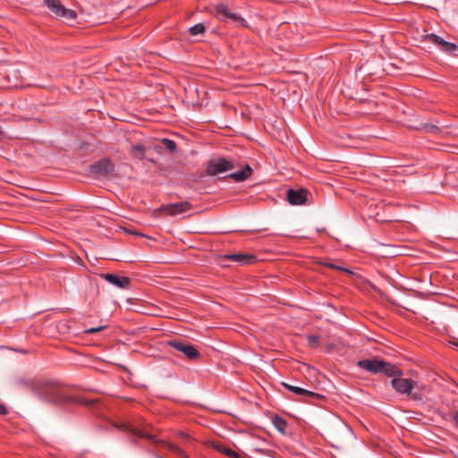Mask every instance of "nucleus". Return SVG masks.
Listing matches in <instances>:
<instances>
[{
  "instance_id": "1",
  "label": "nucleus",
  "mask_w": 458,
  "mask_h": 458,
  "mask_svg": "<svg viewBox=\"0 0 458 458\" xmlns=\"http://www.w3.org/2000/svg\"><path fill=\"white\" fill-rule=\"evenodd\" d=\"M34 394L41 400L55 405L74 404L92 406L96 403L94 399L66 394L61 386L55 381L40 379L38 388Z\"/></svg>"
},
{
  "instance_id": "2",
  "label": "nucleus",
  "mask_w": 458,
  "mask_h": 458,
  "mask_svg": "<svg viewBox=\"0 0 458 458\" xmlns=\"http://www.w3.org/2000/svg\"><path fill=\"white\" fill-rule=\"evenodd\" d=\"M357 366L372 374L382 373L386 377L403 375V371L396 365L380 360L377 357L369 360H360L357 362Z\"/></svg>"
},
{
  "instance_id": "3",
  "label": "nucleus",
  "mask_w": 458,
  "mask_h": 458,
  "mask_svg": "<svg viewBox=\"0 0 458 458\" xmlns=\"http://www.w3.org/2000/svg\"><path fill=\"white\" fill-rule=\"evenodd\" d=\"M391 386L399 394L411 396L412 400L420 401L421 394H412V390L417 386V382L411 378H403V376H392Z\"/></svg>"
},
{
  "instance_id": "4",
  "label": "nucleus",
  "mask_w": 458,
  "mask_h": 458,
  "mask_svg": "<svg viewBox=\"0 0 458 458\" xmlns=\"http://www.w3.org/2000/svg\"><path fill=\"white\" fill-rule=\"evenodd\" d=\"M115 170V165L109 157H104L91 164L88 173L94 177H107Z\"/></svg>"
},
{
  "instance_id": "5",
  "label": "nucleus",
  "mask_w": 458,
  "mask_h": 458,
  "mask_svg": "<svg viewBox=\"0 0 458 458\" xmlns=\"http://www.w3.org/2000/svg\"><path fill=\"white\" fill-rule=\"evenodd\" d=\"M167 345L183 353V355L189 360L195 361L199 360V358L201 357V354L197 350V348L188 342L181 340H171L167 342Z\"/></svg>"
},
{
  "instance_id": "6",
  "label": "nucleus",
  "mask_w": 458,
  "mask_h": 458,
  "mask_svg": "<svg viewBox=\"0 0 458 458\" xmlns=\"http://www.w3.org/2000/svg\"><path fill=\"white\" fill-rule=\"evenodd\" d=\"M45 5L56 16L65 21H74L77 13L72 9H67L60 0H44Z\"/></svg>"
},
{
  "instance_id": "7",
  "label": "nucleus",
  "mask_w": 458,
  "mask_h": 458,
  "mask_svg": "<svg viewBox=\"0 0 458 458\" xmlns=\"http://www.w3.org/2000/svg\"><path fill=\"white\" fill-rule=\"evenodd\" d=\"M234 168V164L225 157H217L209 160L207 163L206 173L209 176H215L230 171Z\"/></svg>"
},
{
  "instance_id": "8",
  "label": "nucleus",
  "mask_w": 458,
  "mask_h": 458,
  "mask_svg": "<svg viewBox=\"0 0 458 458\" xmlns=\"http://www.w3.org/2000/svg\"><path fill=\"white\" fill-rule=\"evenodd\" d=\"M192 205L189 201H181L170 204L161 205L155 210L156 213L165 214L166 216H177L191 210Z\"/></svg>"
},
{
  "instance_id": "9",
  "label": "nucleus",
  "mask_w": 458,
  "mask_h": 458,
  "mask_svg": "<svg viewBox=\"0 0 458 458\" xmlns=\"http://www.w3.org/2000/svg\"><path fill=\"white\" fill-rule=\"evenodd\" d=\"M282 386L288 391H290L295 394L301 395L302 401L312 402L313 400L325 399V396L318 393L311 392V391L306 390V389L299 387V386H294L288 383L283 382Z\"/></svg>"
},
{
  "instance_id": "10",
  "label": "nucleus",
  "mask_w": 458,
  "mask_h": 458,
  "mask_svg": "<svg viewBox=\"0 0 458 458\" xmlns=\"http://www.w3.org/2000/svg\"><path fill=\"white\" fill-rule=\"evenodd\" d=\"M308 194L309 191L305 188L298 190L289 189L287 190L286 199L293 206L303 205L307 202Z\"/></svg>"
},
{
  "instance_id": "11",
  "label": "nucleus",
  "mask_w": 458,
  "mask_h": 458,
  "mask_svg": "<svg viewBox=\"0 0 458 458\" xmlns=\"http://www.w3.org/2000/svg\"><path fill=\"white\" fill-rule=\"evenodd\" d=\"M425 40L434 43L435 45L438 46L442 51L448 54L454 53L458 48L456 44L445 41L441 37L433 33L427 34L425 36Z\"/></svg>"
},
{
  "instance_id": "12",
  "label": "nucleus",
  "mask_w": 458,
  "mask_h": 458,
  "mask_svg": "<svg viewBox=\"0 0 458 458\" xmlns=\"http://www.w3.org/2000/svg\"><path fill=\"white\" fill-rule=\"evenodd\" d=\"M221 258L225 260H230L240 265H250L254 264L258 260L257 256L249 253L226 254L222 256Z\"/></svg>"
},
{
  "instance_id": "13",
  "label": "nucleus",
  "mask_w": 458,
  "mask_h": 458,
  "mask_svg": "<svg viewBox=\"0 0 458 458\" xmlns=\"http://www.w3.org/2000/svg\"><path fill=\"white\" fill-rule=\"evenodd\" d=\"M101 277L109 284L121 289H129L131 285V278L125 276L107 273L102 274Z\"/></svg>"
},
{
  "instance_id": "14",
  "label": "nucleus",
  "mask_w": 458,
  "mask_h": 458,
  "mask_svg": "<svg viewBox=\"0 0 458 458\" xmlns=\"http://www.w3.org/2000/svg\"><path fill=\"white\" fill-rule=\"evenodd\" d=\"M119 428L123 431L130 432L134 437H138L140 438H145V439H148V440H154L153 435H151L149 433H146L143 430H140L137 428H134L130 423H123L121 426H119Z\"/></svg>"
},
{
  "instance_id": "15",
  "label": "nucleus",
  "mask_w": 458,
  "mask_h": 458,
  "mask_svg": "<svg viewBox=\"0 0 458 458\" xmlns=\"http://www.w3.org/2000/svg\"><path fill=\"white\" fill-rule=\"evenodd\" d=\"M252 174L251 167L247 164L242 170L230 174L227 177L231 178L234 182H240L249 179Z\"/></svg>"
},
{
  "instance_id": "16",
  "label": "nucleus",
  "mask_w": 458,
  "mask_h": 458,
  "mask_svg": "<svg viewBox=\"0 0 458 458\" xmlns=\"http://www.w3.org/2000/svg\"><path fill=\"white\" fill-rule=\"evenodd\" d=\"M216 10V16L220 21H226L231 17V14L233 13L228 6L224 3H219L215 7Z\"/></svg>"
},
{
  "instance_id": "17",
  "label": "nucleus",
  "mask_w": 458,
  "mask_h": 458,
  "mask_svg": "<svg viewBox=\"0 0 458 458\" xmlns=\"http://www.w3.org/2000/svg\"><path fill=\"white\" fill-rule=\"evenodd\" d=\"M40 379L20 377L17 384L22 387L31 390L33 393L37 390Z\"/></svg>"
},
{
  "instance_id": "18",
  "label": "nucleus",
  "mask_w": 458,
  "mask_h": 458,
  "mask_svg": "<svg viewBox=\"0 0 458 458\" xmlns=\"http://www.w3.org/2000/svg\"><path fill=\"white\" fill-rule=\"evenodd\" d=\"M272 423L275 426V428L282 434L285 433V429L287 428V421L283 417L275 414L272 417Z\"/></svg>"
},
{
  "instance_id": "19",
  "label": "nucleus",
  "mask_w": 458,
  "mask_h": 458,
  "mask_svg": "<svg viewBox=\"0 0 458 458\" xmlns=\"http://www.w3.org/2000/svg\"><path fill=\"white\" fill-rule=\"evenodd\" d=\"M214 447L220 454H223L228 456L229 458H241L240 454L237 452H235L234 450L231 449L230 447H228L225 445L217 444V445H215Z\"/></svg>"
},
{
  "instance_id": "20",
  "label": "nucleus",
  "mask_w": 458,
  "mask_h": 458,
  "mask_svg": "<svg viewBox=\"0 0 458 458\" xmlns=\"http://www.w3.org/2000/svg\"><path fill=\"white\" fill-rule=\"evenodd\" d=\"M163 147L167 149L171 154H174L177 149V145L174 140L164 138L161 140Z\"/></svg>"
},
{
  "instance_id": "21",
  "label": "nucleus",
  "mask_w": 458,
  "mask_h": 458,
  "mask_svg": "<svg viewBox=\"0 0 458 458\" xmlns=\"http://www.w3.org/2000/svg\"><path fill=\"white\" fill-rule=\"evenodd\" d=\"M229 20L238 23V25L242 27V28H248L249 27V24H248L247 21L244 18H242L241 15L237 14V13H233L231 14V17L229 18Z\"/></svg>"
},
{
  "instance_id": "22",
  "label": "nucleus",
  "mask_w": 458,
  "mask_h": 458,
  "mask_svg": "<svg viewBox=\"0 0 458 458\" xmlns=\"http://www.w3.org/2000/svg\"><path fill=\"white\" fill-rule=\"evenodd\" d=\"M206 30V28L204 26V24L202 23H198V24H195L194 26L191 27L190 30H189V32L191 36H197L199 34H203Z\"/></svg>"
},
{
  "instance_id": "23",
  "label": "nucleus",
  "mask_w": 458,
  "mask_h": 458,
  "mask_svg": "<svg viewBox=\"0 0 458 458\" xmlns=\"http://www.w3.org/2000/svg\"><path fill=\"white\" fill-rule=\"evenodd\" d=\"M308 344L311 348H317L320 344V337L317 335H310L307 337Z\"/></svg>"
},
{
  "instance_id": "24",
  "label": "nucleus",
  "mask_w": 458,
  "mask_h": 458,
  "mask_svg": "<svg viewBox=\"0 0 458 458\" xmlns=\"http://www.w3.org/2000/svg\"><path fill=\"white\" fill-rule=\"evenodd\" d=\"M106 327V326H100L98 327H89V328H87L84 330V334L92 335V334H95V333L104 330Z\"/></svg>"
},
{
  "instance_id": "25",
  "label": "nucleus",
  "mask_w": 458,
  "mask_h": 458,
  "mask_svg": "<svg viewBox=\"0 0 458 458\" xmlns=\"http://www.w3.org/2000/svg\"><path fill=\"white\" fill-rule=\"evenodd\" d=\"M326 266H327V267L332 268V269H335V270H342V271H345V272L351 273L348 269L344 268V267H339V266H337V265L332 264V263L326 264Z\"/></svg>"
},
{
  "instance_id": "26",
  "label": "nucleus",
  "mask_w": 458,
  "mask_h": 458,
  "mask_svg": "<svg viewBox=\"0 0 458 458\" xmlns=\"http://www.w3.org/2000/svg\"><path fill=\"white\" fill-rule=\"evenodd\" d=\"M132 149L140 151L142 156L145 154V148L141 144L133 145Z\"/></svg>"
},
{
  "instance_id": "27",
  "label": "nucleus",
  "mask_w": 458,
  "mask_h": 458,
  "mask_svg": "<svg viewBox=\"0 0 458 458\" xmlns=\"http://www.w3.org/2000/svg\"><path fill=\"white\" fill-rule=\"evenodd\" d=\"M451 416L454 423L458 428V411L452 412Z\"/></svg>"
},
{
  "instance_id": "28",
  "label": "nucleus",
  "mask_w": 458,
  "mask_h": 458,
  "mask_svg": "<svg viewBox=\"0 0 458 458\" xmlns=\"http://www.w3.org/2000/svg\"><path fill=\"white\" fill-rule=\"evenodd\" d=\"M8 413V410L6 406L3 403H0V415H6Z\"/></svg>"
},
{
  "instance_id": "29",
  "label": "nucleus",
  "mask_w": 458,
  "mask_h": 458,
  "mask_svg": "<svg viewBox=\"0 0 458 458\" xmlns=\"http://www.w3.org/2000/svg\"><path fill=\"white\" fill-rule=\"evenodd\" d=\"M428 131H431V132L437 133V132L440 131V129L437 126H436V125H431L429 127Z\"/></svg>"
},
{
  "instance_id": "30",
  "label": "nucleus",
  "mask_w": 458,
  "mask_h": 458,
  "mask_svg": "<svg viewBox=\"0 0 458 458\" xmlns=\"http://www.w3.org/2000/svg\"><path fill=\"white\" fill-rule=\"evenodd\" d=\"M182 437L184 439H191V437L188 433H181Z\"/></svg>"
},
{
  "instance_id": "31",
  "label": "nucleus",
  "mask_w": 458,
  "mask_h": 458,
  "mask_svg": "<svg viewBox=\"0 0 458 458\" xmlns=\"http://www.w3.org/2000/svg\"><path fill=\"white\" fill-rule=\"evenodd\" d=\"M128 233H133V234H136V235H140V236H143L142 233H136V232H131V231H127Z\"/></svg>"
},
{
  "instance_id": "32",
  "label": "nucleus",
  "mask_w": 458,
  "mask_h": 458,
  "mask_svg": "<svg viewBox=\"0 0 458 458\" xmlns=\"http://www.w3.org/2000/svg\"><path fill=\"white\" fill-rule=\"evenodd\" d=\"M4 140V132L0 131V141Z\"/></svg>"
},
{
  "instance_id": "33",
  "label": "nucleus",
  "mask_w": 458,
  "mask_h": 458,
  "mask_svg": "<svg viewBox=\"0 0 458 458\" xmlns=\"http://www.w3.org/2000/svg\"><path fill=\"white\" fill-rule=\"evenodd\" d=\"M131 441L132 443H134V444H136V443H137V440H136V438H135V437H132V438L131 439Z\"/></svg>"
}]
</instances>
